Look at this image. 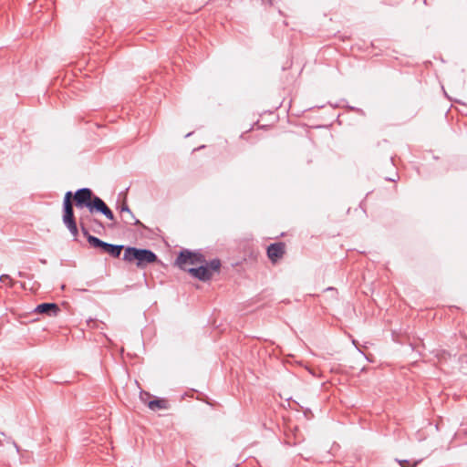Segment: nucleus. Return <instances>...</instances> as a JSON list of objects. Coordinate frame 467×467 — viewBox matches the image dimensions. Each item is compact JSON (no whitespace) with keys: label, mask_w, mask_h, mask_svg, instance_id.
I'll return each mask as SVG.
<instances>
[{"label":"nucleus","mask_w":467,"mask_h":467,"mask_svg":"<svg viewBox=\"0 0 467 467\" xmlns=\"http://www.w3.org/2000/svg\"><path fill=\"white\" fill-rule=\"evenodd\" d=\"M36 314H45L48 317H56L60 312V308L56 303H41L34 310Z\"/></svg>","instance_id":"obj_9"},{"label":"nucleus","mask_w":467,"mask_h":467,"mask_svg":"<svg viewBox=\"0 0 467 467\" xmlns=\"http://www.w3.org/2000/svg\"><path fill=\"white\" fill-rule=\"evenodd\" d=\"M310 128H314V129H319L321 127V125L319 124H314V125H309Z\"/></svg>","instance_id":"obj_18"},{"label":"nucleus","mask_w":467,"mask_h":467,"mask_svg":"<svg viewBox=\"0 0 467 467\" xmlns=\"http://www.w3.org/2000/svg\"><path fill=\"white\" fill-rule=\"evenodd\" d=\"M92 220H95V218L92 217L91 213H81L79 217L80 222H84L85 224L88 223H92Z\"/></svg>","instance_id":"obj_14"},{"label":"nucleus","mask_w":467,"mask_h":467,"mask_svg":"<svg viewBox=\"0 0 467 467\" xmlns=\"http://www.w3.org/2000/svg\"><path fill=\"white\" fill-rule=\"evenodd\" d=\"M150 397L149 392L141 391L140 398L144 402L147 403V406L151 410H167L168 409V401L165 399L155 398L147 401V399Z\"/></svg>","instance_id":"obj_7"},{"label":"nucleus","mask_w":467,"mask_h":467,"mask_svg":"<svg viewBox=\"0 0 467 467\" xmlns=\"http://www.w3.org/2000/svg\"><path fill=\"white\" fill-rule=\"evenodd\" d=\"M73 206H76L78 210H83L86 208L91 214L101 213L110 221L115 220L113 212L100 197L93 192L90 188H79L75 192L68 191L65 193L63 199L62 221L75 240L78 235V228Z\"/></svg>","instance_id":"obj_1"},{"label":"nucleus","mask_w":467,"mask_h":467,"mask_svg":"<svg viewBox=\"0 0 467 467\" xmlns=\"http://www.w3.org/2000/svg\"><path fill=\"white\" fill-rule=\"evenodd\" d=\"M7 442L12 443L14 445V447L16 448V451H19V450H20L19 446L17 445V443L14 440H12V438L8 437L7 438Z\"/></svg>","instance_id":"obj_17"},{"label":"nucleus","mask_w":467,"mask_h":467,"mask_svg":"<svg viewBox=\"0 0 467 467\" xmlns=\"http://www.w3.org/2000/svg\"><path fill=\"white\" fill-rule=\"evenodd\" d=\"M285 253V244L282 242L273 243L267 246L266 254L269 260L275 264L277 263Z\"/></svg>","instance_id":"obj_6"},{"label":"nucleus","mask_w":467,"mask_h":467,"mask_svg":"<svg viewBox=\"0 0 467 467\" xmlns=\"http://www.w3.org/2000/svg\"><path fill=\"white\" fill-rule=\"evenodd\" d=\"M323 293H325V299L327 301V306H323L324 308H329L331 310H335L337 308L340 304V298L338 297V292L335 287L328 286L325 289H323Z\"/></svg>","instance_id":"obj_8"},{"label":"nucleus","mask_w":467,"mask_h":467,"mask_svg":"<svg viewBox=\"0 0 467 467\" xmlns=\"http://www.w3.org/2000/svg\"><path fill=\"white\" fill-rule=\"evenodd\" d=\"M269 5H273V0H268Z\"/></svg>","instance_id":"obj_21"},{"label":"nucleus","mask_w":467,"mask_h":467,"mask_svg":"<svg viewBox=\"0 0 467 467\" xmlns=\"http://www.w3.org/2000/svg\"><path fill=\"white\" fill-rule=\"evenodd\" d=\"M192 134V132H189V133H187V134L185 135V138L190 137Z\"/></svg>","instance_id":"obj_20"},{"label":"nucleus","mask_w":467,"mask_h":467,"mask_svg":"<svg viewBox=\"0 0 467 467\" xmlns=\"http://www.w3.org/2000/svg\"><path fill=\"white\" fill-rule=\"evenodd\" d=\"M200 266L197 267H189L186 272L192 277L198 279L202 282L209 281L214 272H219L221 268V260L218 258H214L203 264H200Z\"/></svg>","instance_id":"obj_3"},{"label":"nucleus","mask_w":467,"mask_h":467,"mask_svg":"<svg viewBox=\"0 0 467 467\" xmlns=\"http://www.w3.org/2000/svg\"><path fill=\"white\" fill-rule=\"evenodd\" d=\"M130 211H131V210L130 209L129 205H128L126 202H124V203L119 207L120 214H123V213H128V212H130Z\"/></svg>","instance_id":"obj_16"},{"label":"nucleus","mask_w":467,"mask_h":467,"mask_svg":"<svg viewBox=\"0 0 467 467\" xmlns=\"http://www.w3.org/2000/svg\"><path fill=\"white\" fill-rule=\"evenodd\" d=\"M122 260L127 264L135 265L139 269H145L148 265L160 263L158 255L150 249L126 246Z\"/></svg>","instance_id":"obj_2"},{"label":"nucleus","mask_w":467,"mask_h":467,"mask_svg":"<svg viewBox=\"0 0 467 467\" xmlns=\"http://www.w3.org/2000/svg\"><path fill=\"white\" fill-rule=\"evenodd\" d=\"M395 461L400 464V467H416L421 462V460L410 462V460L400 459H396Z\"/></svg>","instance_id":"obj_11"},{"label":"nucleus","mask_w":467,"mask_h":467,"mask_svg":"<svg viewBox=\"0 0 467 467\" xmlns=\"http://www.w3.org/2000/svg\"><path fill=\"white\" fill-rule=\"evenodd\" d=\"M89 245L95 249H98L102 254H109L112 258H119L122 250L126 248L122 244L107 243L99 237L90 239Z\"/></svg>","instance_id":"obj_5"},{"label":"nucleus","mask_w":467,"mask_h":467,"mask_svg":"<svg viewBox=\"0 0 467 467\" xmlns=\"http://www.w3.org/2000/svg\"><path fill=\"white\" fill-rule=\"evenodd\" d=\"M5 280H8L10 282L9 284V286L10 287H13L14 285V281L12 280V278L10 277L9 275H6V274H3L0 275V282H5Z\"/></svg>","instance_id":"obj_15"},{"label":"nucleus","mask_w":467,"mask_h":467,"mask_svg":"<svg viewBox=\"0 0 467 467\" xmlns=\"http://www.w3.org/2000/svg\"><path fill=\"white\" fill-rule=\"evenodd\" d=\"M121 220L126 225H139L145 228V225L135 217L131 211L121 214Z\"/></svg>","instance_id":"obj_10"},{"label":"nucleus","mask_w":467,"mask_h":467,"mask_svg":"<svg viewBox=\"0 0 467 467\" xmlns=\"http://www.w3.org/2000/svg\"><path fill=\"white\" fill-rule=\"evenodd\" d=\"M204 262L205 256L201 252L182 249L179 252L174 265H177L181 270L186 272L188 269L186 265L203 264Z\"/></svg>","instance_id":"obj_4"},{"label":"nucleus","mask_w":467,"mask_h":467,"mask_svg":"<svg viewBox=\"0 0 467 467\" xmlns=\"http://www.w3.org/2000/svg\"><path fill=\"white\" fill-rule=\"evenodd\" d=\"M387 180L394 182V179H391V178H388Z\"/></svg>","instance_id":"obj_22"},{"label":"nucleus","mask_w":467,"mask_h":467,"mask_svg":"<svg viewBox=\"0 0 467 467\" xmlns=\"http://www.w3.org/2000/svg\"><path fill=\"white\" fill-rule=\"evenodd\" d=\"M79 225H80V229H81V232L83 234V235L86 237L88 243L89 244V240L92 239V238H98L97 236H94L92 234H89L88 228H87V224H85L84 222H80L79 221Z\"/></svg>","instance_id":"obj_12"},{"label":"nucleus","mask_w":467,"mask_h":467,"mask_svg":"<svg viewBox=\"0 0 467 467\" xmlns=\"http://www.w3.org/2000/svg\"><path fill=\"white\" fill-rule=\"evenodd\" d=\"M93 225V231L95 233H98L99 234L100 233V230H104V224L101 221L98 220L95 218V220H92V223Z\"/></svg>","instance_id":"obj_13"},{"label":"nucleus","mask_w":467,"mask_h":467,"mask_svg":"<svg viewBox=\"0 0 467 467\" xmlns=\"http://www.w3.org/2000/svg\"><path fill=\"white\" fill-rule=\"evenodd\" d=\"M17 275L20 277H25L26 276V274L24 272H21V271H19Z\"/></svg>","instance_id":"obj_19"}]
</instances>
